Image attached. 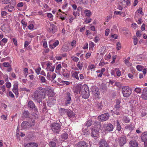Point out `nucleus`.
<instances>
[{"instance_id":"864d4df0","label":"nucleus","mask_w":147,"mask_h":147,"mask_svg":"<svg viewBox=\"0 0 147 147\" xmlns=\"http://www.w3.org/2000/svg\"><path fill=\"white\" fill-rule=\"evenodd\" d=\"M3 65L4 67H8L9 65V64L8 62H5L3 63Z\"/></svg>"},{"instance_id":"3c124183","label":"nucleus","mask_w":147,"mask_h":147,"mask_svg":"<svg viewBox=\"0 0 147 147\" xmlns=\"http://www.w3.org/2000/svg\"><path fill=\"white\" fill-rule=\"evenodd\" d=\"M115 111L114 112V113L117 115H119L120 114V111H119V110H114Z\"/></svg>"},{"instance_id":"a878e982","label":"nucleus","mask_w":147,"mask_h":147,"mask_svg":"<svg viewBox=\"0 0 147 147\" xmlns=\"http://www.w3.org/2000/svg\"><path fill=\"white\" fill-rule=\"evenodd\" d=\"M67 111H68V109H67L61 108L59 110L60 113L61 115H63L64 114H67Z\"/></svg>"},{"instance_id":"39448f33","label":"nucleus","mask_w":147,"mask_h":147,"mask_svg":"<svg viewBox=\"0 0 147 147\" xmlns=\"http://www.w3.org/2000/svg\"><path fill=\"white\" fill-rule=\"evenodd\" d=\"M109 117V114L108 113H106L98 116V119L99 121H104L108 119Z\"/></svg>"},{"instance_id":"2f4dec72","label":"nucleus","mask_w":147,"mask_h":147,"mask_svg":"<svg viewBox=\"0 0 147 147\" xmlns=\"http://www.w3.org/2000/svg\"><path fill=\"white\" fill-rule=\"evenodd\" d=\"M83 63H81L80 61L78 62L77 65V66L81 70L83 67Z\"/></svg>"},{"instance_id":"f257e3e1","label":"nucleus","mask_w":147,"mask_h":147,"mask_svg":"<svg viewBox=\"0 0 147 147\" xmlns=\"http://www.w3.org/2000/svg\"><path fill=\"white\" fill-rule=\"evenodd\" d=\"M81 94L82 97L85 99L88 98L89 96V92L87 85L83 86L81 88Z\"/></svg>"},{"instance_id":"9d476101","label":"nucleus","mask_w":147,"mask_h":147,"mask_svg":"<svg viewBox=\"0 0 147 147\" xmlns=\"http://www.w3.org/2000/svg\"><path fill=\"white\" fill-rule=\"evenodd\" d=\"M119 143L121 146H123L126 142V137L125 136L120 137L118 139Z\"/></svg>"},{"instance_id":"f03ea898","label":"nucleus","mask_w":147,"mask_h":147,"mask_svg":"<svg viewBox=\"0 0 147 147\" xmlns=\"http://www.w3.org/2000/svg\"><path fill=\"white\" fill-rule=\"evenodd\" d=\"M51 129L52 131L56 133H59L61 129V125L58 123H54L50 125Z\"/></svg>"},{"instance_id":"cd10ccee","label":"nucleus","mask_w":147,"mask_h":147,"mask_svg":"<svg viewBox=\"0 0 147 147\" xmlns=\"http://www.w3.org/2000/svg\"><path fill=\"white\" fill-rule=\"evenodd\" d=\"M22 115L23 117L26 118L29 117V113L28 111H24L23 112Z\"/></svg>"},{"instance_id":"603ef678","label":"nucleus","mask_w":147,"mask_h":147,"mask_svg":"<svg viewBox=\"0 0 147 147\" xmlns=\"http://www.w3.org/2000/svg\"><path fill=\"white\" fill-rule=\"evenodd\" d=\"M134 45H136L138 43V39L137 38L135 37V38H134Z\"/></svg>"},{"instance_id":"5fc2aeb1","label":"nucleus","mask_w":147,"mask_h":147,"mask_svg":"<svg viewBox=\"0 0 147 147\" xmlns=\"http://www.w3.org/2000/svg\"><path fill=\"white\" fill-rule=\"evenodd\" d=\"M77 2L80 4H83L86 2V1L84 2L83 0H76Z\"/></svg>"},{"instance_id":"ddd939ff","label":"nucleus","mask_w":147,"mask_h":147,"mask_svg":"<svg viewBox=\"0 0 147 147\" xmlns=\"http://www.w3.org/2000/svg\"><path fill=\"white\" fill-rule=\"evenodd\" d=\"M99 147H109L107 142L104 139H102L99 142Z\"/></svg>"},{"instance_id":"2eb2a0df","label":"nucleus","mask_w":147,"mask_h":147,"mask_svg":"<svg viewBox=\"0 0 147 147\" xmlns=\"http://www.w3.org/2000/svg\"><path fill=\"white\" fill-rule=\"evenodd\" d=\"M47 67L46 69L47 71H50L53 72L54 71L55 66L52 63H48L47 64Z\"/></svg>"},{"instance_id":"6e6552de","label":"nucleus","mask_w":147,"mask_h":147,"mask_svg":"<svg viewBox=\"0 0 147 147\" xmlns=\"http://www.w3.org/2000/svg\"><path fill=\"white\" fill-rule=\"evenodd\" d=\"M141 137L142 141L144 142V146H147V131L143 133L141 135Z\"/></svg>"},{"instance_id":"a18cd8bd","label":"nucleus","mask_w":147,"mask_h":147,"mask_svg":"<svg viewBox=\"0 0 147 147\" xmlns=\"http://www.w3.org/2000/svg\"><path fill=\"white\" fill-rule=\"evenodd\" d=\"M117 46V50H119L121 48V44L119 42H118L116 44Z\"/></svg>"},{"instance_id":"13d9d810","label":"nucleus","mask_w":147,"mask_h":147,"mask_svg":"<svg viewBox=\"0 0 147 147\" xmlns=\"http://www.w3.org/2000/svg\"><path fill=\"white\" fill-rule=\"evenodd\" d=\"M61 83L62 84H64L67 85H69L70 84V82L64 81H62Z\"/></svg>"},{"instance_id":"de8ad7c7","label":"nucleus","mask_w":147,"mask_h":147,"mask_svg":"<svg viewBox=\"0 0 147 147\" xmlns=\"http://www.w3.org/2000/svg\"><path fill=\"white\" fill-rule=\"evenodd\" d=\"M6 87L8 88H10L11 86V84L10 82H7L5 83Z\"/></svg>"},{"instance_id":"c85d7f7f","label":"nucleus","mask_w":147,"mask_h":147,"mask_svg":"<svg viewBox=\"0 0 147 147\" xmlns=\"http://www.w3.org/2000/svg\"><path fill=\"white\" fill-rule=\"evenodd\" d=\"M62 139L64 140L67 139L68 138V135L66 133H65L61 135Z\"/></svg>"},{"instance_id":"338daca9","label":"nucleus","mask_w":147,"mask_h":147,"mask_svg":"<svg viewBox=\"0 0 147 147\" xmlns=\"http://www.w3.org/2000/svg\"><path fill=\"white\" fill-rule=\"evenodd\" d=\"M59 44V42L57 40L55 42H54L53 44V46H54V47H55L57 46Z\"/></svg>"},{"instance_id":"e2e57ef3","label":"nucleus","mask_w":147,"mask_h":147,"mask_svg":"<svg viewBox=\"0 0 147 147\" xmlns=\"http://www.w3.org/2000/svg\"><path fill=\"white\" fill-rule=\"evenodd\" d=\"M122 13V12L121 11H115L114 12V14H116V15L119 14L121 16V15Z\"/></svg>"},{"instance_id":"0e129e2a","label":"nucleus","mask_w":147,"mask_h":147,"mask_svg":"<svg viewBox=\"0 0 147 147\" xmlns=\"http://www.w3.org/2000/svg\"><path fill=\"white\" fill-rule=\"evenodd\" d=\"M28 27L29 29L31 30L33 28L34 26L33 24H30L28 26Z\"/></svg>"},{"instance_id":"0eeeda50","label":"nucleus","mask_w":147,"mask_h":147,"mask_svg":"<svg viewBox=\"0 0 147 147\" xmlns=\"http://www.w3.org/2000/svg\"><path fill=\"white\" fill-rule=\"evenodd\" d=\"M45 90V89H44V88L39 87L37 88V90L35 91L38 93L40 95L45 98L46 95Z\"/></svg>"},{"instance_id":"5701e85b","label":"nucleus","mask_w":147,"mask_h":147,"mask_svg":"<svg viewBox=\"0 0 147 147\" xmlns=\"http://www.w3.org/2000/svg\"><path fill=\"white\" fill-rule=\"evenodd\" d=\"M37 144L34 142H31L26 144L25 147H37Z\"/></svg>"},{"instance_id":"69168bd1","label":"nucleus","mask_w":147,"mask_h":147,"mask_svg":"<svg viewBox=\"0 0 147 147\" xmlns=\"http://www.w3.org/2000/svg\"><path fill=\"white\" fill-rule=\"evenodd\" d=\"M9 96L10 97L12 98H13L14 97V95L13 94V93H12V92H11L9 91Z\"/></svg>"},{"instance_id":"7c9ffc66","label":"nucleus","mask_w":147,"mask_h":147,"mask_svg":"<svg viewBox=\"0 0 147 147\" xmlns=\"http://www.w3.org/2000/svg\"><path fill=\"white\" fill-rule=\"evenodd\" d=\"M124 62L126 65L128 66H131L132 65V63L129 62V61L126 60V59L124 60Z\"/></svg>"},{"instance_id":"393cba45","label":"nucleus","mask_w":147,"mask_h":147,"mask_svg":"<svg viewBox=\"0 0 147 147\" xmlns=\"http://www.w3.org/2000/svg\"><path fill=\"white\" fill-rule=\"evenodd\" d=\"M102 102H95L94 103L95 106L97 107L99 110H101L102 107Z\"/></svg>"},{"instance_id":"4be33fe9","label":"nucleus","mask_w":147,"mask_h":147,"mask_svg":"<svg viewBox=\"0 0 147 147\" xmlns=\"http://www.w3.org/2000/svg\"><path fill=\"white\" fill-rule=\"evenodd\" d=\"M67 116L69 117H72L75 116V113L71 110L68 109L67 112Z\"/></svg>"},{"instance_id":"423d86ee","label":"nucleus","mask_w":147,"mask_h":147,"mask_svg":"<svg viewBox=\"0 0 147 147\" xmlns=\"http://www.w3.org/2000/svg\"><path fill=\"white\" fill-rule=\"evenodd\" d=\"M34 121H33L32 122V124H31L30 123H29L27 121H24L22 123L21 125L22 127L24 129H28L30 127L34 126Z\"/></svg>"},{"instance_id":"ea45409f","label":"nucleus","mask_w":147,"mask_h":147,"mask_svg":"<svg viewBox=\"0 0 147 147\" xmlns=\"http://www.w3.org/2000/svg\"><path fill=\"white\" fill-rule=\"evenodd\" d=\"M39 78H40L41 81L42 82L45 83L46 81L45 78L42 76H39Z\"/></svg>"},{"instance_id":"49530a36","label":"nucleus","mask_w":147,"mask_h":147,"mask_svg":"<svg viewBox=\"0 0 147 147\" xmlns=\"http://www.w3.org/2000/svg\"><path fill=\"white\" fill-rule=\"evenodd\" d=\"M123 121L126 123H128L130 121L129 119L128 118L126 117H124L123 118Z\"/></svg>"},{"instance_id":"774afa93","label":"nucleus","mask_w":147,"mask_h":147,"mask_svg":"<svg viewBox=\"0 0 147 147\" xmlns=\"http://www.w3.org/2000/svg\"><path fill=\"white\" fill-rule=\"evenodd\" d=\"M63 75L64 77L66 78H68L69 76V74L68 73L65 72L63 73Z\"/></svg>"},{"instance_id":"9b49d317","label":"nucleus","mask_w":147,"mask_h":147,"mask_svg":"<svg viewBox=\"0 0 147 147\" xmlns=\"http://www.w3.org/2000/svg\"><path fill=\"white\" fill-rule=\"evenodd\" d=\"M58 140L56 136L49 143V146L51 147H55L57 146V144Z\"/></svg>"},{"instance_id":"c03bdc74","label":"nucleus","mask_w":147,"mask_h":147,"mask_svg":"<svg viewBox=\"0 0 147 147\" xmlns=\"http://www.w3.org/2000/svg\"><path fill=\"white\" fill-rule=\"evenodd\" d=\"M143 67L140 65H138L136 66L137 69L140 71L142 70Z\"/></svg>"},{"instance_id":"412c9836","label":"nucleus","mask_w":147,"mask_h":147,"mask_svg":"<svg viewBox=\"0 0 147 147\" xmlns=\"http://www.w3.org/2000/svg\"><path fill=\"white\" fill-rule=\"evenodd\" d=\"M142 96L145 100L147 99V87L143 90Z\"/></svg>"},{"instance_id":"dca6fc26","label":"nucleus","mask_w":147,"mask_h":147,"mask_svg":"<svg viewBox=\"0 0 147 147\" xmlns=\"http://www.w3.org/2000/svg\"><path fill=\"white\" fill-rule=\"evenodd\" d=\"M50 32H52L53 33L55 32L57 30V28L56 26L53 24H51L50 28L49 29Z\"/></svg>"},{"instance_id":"4c0bfd02","label":"nucleus","mask_w":147,"mask_h":147,"mask_svg":"<svg viewBox=\"0 0 147 147\" xmlns=\"http://www.w3.org/2000/svg\"><path fill=\"white\" fill-rule=\"evenodd\" d=\"M81 91V89L79 86H78L77 88L75 90V92L77 94L78 93L80 94Z\"/></svg>"},{"instance_id":"72a5a7b5","label":"nucleus","mask_w":147,"mask_h":147,"mask_svg":"<svg viewBox=\"0 0 147 147\" xmlns=\"http://www.w3.org/2000/svg\"><path fill=\"white\" fill-rule=\"evenodd\" d=\"M134 91L137 93H142L141 89L140 88H135Z\"/></svg>"},{"instance_id":"473e14b6","label":"nucleus","mask_w":147,"mask_h":147,"mask_svg":"<svg viewBox=\"0 0 147 147\" xmlns=\"http://www.w3.org/2000/svg\"><path fill=\"white\" fill-rule=\"evenodd\" d=\"M92 124V121L91 120H89L87 121L86 123L84 124L85 126L87 127H89L91 126Z\"/></svg>"},{"instance_id":"6ab92c4d","label":"nucleus","mask_w":147,"mask_h":147,"mask_svg":"<svg viewBox=\"0 0 147 147\" xmlns=\"http://www.w3.org/2000/svg\"><path fill=\"white\" fill-rule=\"evenodd\" d=\"M129 147H138V143L135 140H131L129 143Z\"/></svg>"},{"instance_id":"aec40b11","label":"nucleus","mask_w":147,"mask_h":147,"mask_svg":"<svg viewBox=\"0 0 147 147\" xmlns=\"http://www.w3.org/2000/svg\"><path fill=\"white\" fill-rule=\"evenodd\" d=\"M120 100L119 99H117L116 101V104L114 106V107L113 108L114 110H119L120 107Z\"/></svg>"},{"instance_id":"a19ab883","label":"nucleus","mask_w":147,"mask_h":147,"mask_svg":"<svg viewBox=\"0 0 147 147\" xmlns=\"http://www.w3.org/2000/svg\"><path fill=\"white\" fill-rule=\"evenodd\" d=\"M79 73V72H78L77 71L75 72L73 75V76L75 78L77 79H79V77L78 75V74Z\"/></svg>"},{"instance_id":"b1692460","label":"nucleus","mask_w":147,"mask_h":147,"mask_svg":"<svg viewBox=\"0 0 147 147\" xmlns=\"http://www.w3.org/2000/svg\"><path fill=\"white\" fill-rule=\"evenodd\" d=\"M28 108L31 109H33L35 108V106L34 102L31 100L29 101L28 102Z\"/></svg>"},{"instance_id":"58836bf2","label":"nucleus","mask_w":147,"mask_h":147,"mask_svg":"<svg viewBox=\"0 0 147 147\" xmlns=\"http://www.w3.org/2000/svg\"><path fill=\"white\" fill-rule=\"evenodd\" d=\"M95 92H94V93L95 95V96H96V95L97 97L98 98L100 95V92L98 89V88L96 89L95 90Z\"/></svg>"},{"instance_id":"f704fd0d","label":"nucleus","mask_w":147,"mask_h":147,"mask_svg":"<svg viewBox=\"0 0 147 147\" xmlns=\"http://www.w3.org/2000/svg\"><path fill=\"white\" fill-rule=\"evenodd\" d=\"M134 127V125L132 124L129 125L126 127V128L129 129L130 130H132Z\"/></svg>"},{"instance_id":"e433bc0d","label":"nucleus","mask_w":147,"mask_h":147,"mask_svg":"<svg viewBox=\"0 0 147 147\" xmlns=\"http://www.w3.org/2000/svg\"><path fill=\"white\" fill-rule=\"evenodd\" d=\"M117 130L118 131H120L121 130V127L118 120H117Z\"/></svg>"},{"instance_id":"20e7f679","label":"nucleus","mask_w":147,"mask_h":147,"mask_svg":"<svg viewBox=\"0 0 147 147\" xmlns=\"http://www.w3.org/2000/svg\"><path fill=\"white\" fill-rule=\"evenodd\" d=\"M33 98L34 100L37 101L38 103L41 102L42 99L44 98L36 91L34 93Z\"/></svg>"},{"instance_id":"1a4fd4ad","label":"nucleus","mask_w":147,"mask_h":147,"mask_svg":"<svg viewBox=\"0 0 147 147\" xmlns=\"http://www.w3.org/2000/svg\"><path fill=\"white\" fill-rule=\"evenodd\" d=\"M91 129L92 136L93 137H95V139H96L98 136V129L94 127L92 128Z\"/></svg>"},{"instance_id":"bf43d9fd","label":"nucleus","mask_w":147,"mask_h":147,"mask_svg":"<svg viewBox=\"0 0 147 147\" xmlns=\"http://www.w3.org/2000/svg\"><path fill=\"white\" fill-rule=\"evenodd\" d=\"M7 39L6 38H3L0 41V44L1 45L2 42L6 43L7 42Z\"/></svg>"},{"instance_id":"c9c22d12","label":"nucleus","mask_w":147,"mask_h":147,"mask_svg":"<svg viewBox=\"0 0 147 147\" xmlns=\"http://www.w3.org/2000/svg\"><path fill=\"white\" fill-rule=\"evenodd\" d=\"M44 89H45V90L46 94V92H53L52 90L51 89L50 87H47L46 88H44Z\"/></svg>"},{"instance_id":"052dcab7","label":"nucleus","mask_w":147,"mask_h":147,"mask_svg":"<svg viewBox=\"0 0 147 147\" xmlns=\"http://www.w3.org/2000/svg\"><path fill=\"white\" fill-rule=\"evenodd\" d=\"M7 12L5 11H3L1 12V15L2 17H4L7 15Z\"/></svg>"},{"instance_id":"f8f14e48","label":"nucleus","mask_w":147,"mask_h":147,"mask_svg":"<svg viewBox=\"0 0 147 147\" xmlns=\"http://www.w3.org/2000/svg\"><path fill=\"white\" fill-rule=\"evenodd\" d=\"M13 86V87L12 90L15 94L17 96L19 94L18 84V82H15Z\"/></svg>"},{"instance_id":"4468645a","label":"nucleus","mask_w":147,"mask_h":147,"mask_svg":"<svg viewBox=\"0 0 147 147\" xmlns=\"http://www.w3.org/2000/svg\"><path fill=\"white\" fill-rule=\"evenodd\" d=\"M66 100L65 102V105H67L70 104V101L71 100V94L69 92L66 93Z\"/></svg>"},{"instance_id":"f3484780","label":"nucleus","mask_w":147,"mask_h":147,"mask_svg":"<svg viewBox=\"0 0 147 147\" xmlns=\"http://www.w3.org/2000/svg\"><path fill=\"white\" fill-rule=\"evenodd\" d=\"M76 145L77 147H87L88 146L87 143L84 141L80 142Z\"/></svg>"},{"instance_id":"c756f323","label":"nucleus","mask_w":147,"mask_h":147,"mask_svg":"<svg viewBox=\"0 0 147 147\" xmlns=\"http://www.w3.org/2000/svg\"><path fill=\"white\" fill-rule=\"evenodd\" d=\"M84 13L86 16L89 17L92 15V13L91 11L88 9H86L85 10Z\"/></svg>"},{"instance_id":"7ed1b4c3","label":"nucleus","mask_w":147,"mask_h":147,"mask_svg":"<svg viewBox=\"0 0 147 147\" xmlns=\"http://www.w3.org/2000/svg\"><path fill=\"white\" fill-rule=\"evenodd\" d=\"M122 90L123 96L126 97L130 96L132 93L131 88L128 86H123Z\"/></svg>"},{"instance_id":"a211bd4d","label":"nucleus","mask_w":147,"mask_h":147,"mask_svg":"<svg viewBox=\"0 0 147 147\" xmlns=\"http://www.w3.org/2000/svg\"><path fill=\"white\" fill-rule=\"evenodd\" d=\"M113 129V126L111 123L108 124L105 127V129L107 131H111Z\"/></svg>"},{"instance_id":"6e6d98bb","label":"nucleus","mask_w":147,"mask_h":147,"mask_svg":"<svg viewBox=\"0 0 147 147\" xmlns=\"http://www.w3.org/2000/svg\"><path fill=\"white\" fill-rule=\"evenodd\" d=\"M76 44V41L75 40H73L71 43V45L72 47H75Z\"/></svg>"},{"instance_id":"4d7b16f0","label":"nucleus","mask_w":147,"mask_h":147,"mask_svg":"<svg viewBox=\"0 0 147 147\" xmlns=\"http://www.w3.org/2000/svg\"><path fill=\"white\" fill-rule=\"evenodd\" d=\"M21 23L22 24L23 27H25L26 26L27 23L24 20H22Z\"/></svg>"},{"instance_id":"bb28decb","label":"nucleus","mask_w":147,"mask_h":147,"mask_svg":"<svg viewBox=\"0 0 147 147\" xmlns=\"http://www.w3.org/2000/svg\"><path fill=\"white\" fill-rule=\"evenodd\" d=\"M119 5L124 7L126 3L125 1V0H119Z\"/></svg>"},{"instance_id":"37998d69","label":"nucleus","mask_w":147,"mask_h":147,"mask_svg":"<svg viewBox=\"0 0 147 147\" xmlns=\"http://www.w3.org/2000/svg\"><path fill=\"white\" fill-rule=\"evenodd\" d=\"M72 59L76 62H78L79 60V58L73 56L71 57Z\"/></svg>"},{"instance_id":"09e8293b","label":"nucleus","mask_w":147,"mask_h":147,"mask_svg":"<svg viewBox=\"0 0 147 147\" xmlns=\"http://www.w3.org/2000/svg\"><path fill=\"white\" fill-rule=\"evenodd\" d=\"M9 0H0V3L4 4H7L9 3Z\"/></svg>"},{"instance_id":"680f3d73","label":"nucleus","mask_w":147,"mask_h":147,"mask_svg":"<svg viewBox=\"0 0 147 147\" xmlns=\"http://www.w3.org/2000/svg\"><path fill=\"white\" fill-rule=\"evenodd\" d=\"M109 29H107L105 32V35L107 36L109 34Z\"/></svg>"},{"instance_id":"8fccbe9b","label":"nucleus","mask_w":147,"mask_h":147,"mask_svg":"<svg viewBox=\"0 0 147 147\" xmlns=\"http://www.w3.org/2000/svg\"><path fill=\"white\" fill-rule=\"evenodd\" d=\"M41 70V69L40 67H37L35 70V71L36 73L37 74H39L40 71Z\"/></svg>"},{"instance_id":"79ce46f5","label":"nucleus","mask_w":147,"mask_h":147,"mask_svg":"<svg viewBox=\"0 0 147 147\" xmlns=\"http://www.w3.org/2000/svg\"><path fill=\"white\" fill-rule=\"evenodd\" d=\"M61 68V64H59L57 65L56 66L55 68V71L56 73H57L56 70H59V71Z\"/></svg>"}]
</instances>
